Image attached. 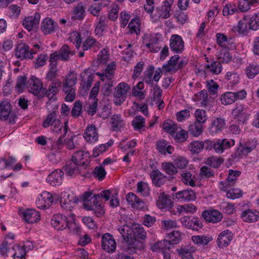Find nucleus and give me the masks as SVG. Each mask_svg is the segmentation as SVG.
<instances>
[{"mask_svg": "<svg viewBox=\"0 0 259 259\" xmlns=\"http://www.w3.org/2000/svg\"><path fill=\"white\" fill-rule=\"evenodd\" d=\"M81 199L83 201V206L87 210L93 211L94 214L98 217L102 216L104 210L101 202L100 195H94L91 192H84Z\"/></svg>", "mask_w": 259, "mask_h": 259, "instance_id": "nucleus-1", "label": "nucleus"}, {"mask_svg": "<svg viewBox=\"0 0 259 259\" xmlns=\"http://www.w3.org/2000/svg\"><path fill=\"white\" fill-rule=\"evenodd\" d=\"M187 63L184 60H181L179 55L172 56L167 64L162 66V71L164 74L167 73L174 74L179 69L183 68Z\"/></svg>", "mask_w": 259, "mask_h": 259, "instance_id": "nucleus-2", "label": "nucleus"}, {"mask_svg": "<svg viewBox=\"0 0 259 259\" xmlns=\"http://www.w3.org/2000/svg\"><path fill=\"white\" fill-rule=\"evenodd\" d=\"M130 89V87L124 82H120L116 87L113 94L115 105L120 106L125 101Z\"/></svg>", "mask_w": 259, "mask_h": 259, "instance_id": "nucleus-3", "label": "nucleus"}, {"mask_svg": "<svg viewBox=\"0 0 259 259\" xmlns=\"http://www.w3.org/2000/svg\"><path fill=\"white\" fill-rule=\"evenodd\" d=\"M16 116L12 113V106L9 101L4 100L0 103V120L7 121L9 124L15 123Z\"/></svg>", "mask_w": 259, "mask_h": 259, "instance_id": "nucleus-4", "label": "nucleus"}, {"mask_svg": "<svg viewBox=\"0 0 259 259\" xmlns=\"http://www.w3.org/2000/svg\"><path fill=\"white\" fill-rule=\"evenodd\" d=\"M246 96V92L244 90L237 92H227L221 95V101L223 104L227 105L233 104L236 100L243 99Z\"/></svg>", "mask_w": 259, "mask_h": 259, "instance_id": "nucleus-5", "label": "nucleus"}, {"mask_svg": "<svg viewBox=\"0 0 259 259\" xmlns=\"http://www.w3.org/2000/svg\"><path fill=\"white\" fill-rule=\"evenodd\" d=\"M181 222L186 228L193 230L198 231L203 227L199 219L195 217L184 216L181 218Z\"/></svg>", "mask_w": 259, "mask_h": 259, "instance_id": "nucleus-6", "label": "nucleus"}, {"mask_svg": "<svg viewBox=\"0 0 259 259\" xmlns=\"http://www.w3.org/2000/svg\"><path fill=\"white\" fill-rule=\"evenodd\" d=\"M53 201L52 195L50 192L45 191L38 196L36 205L38 208L47 209L52 205Z\"/></svg>", "mask_w": 259, "mask_h": 259, "instance_id": "nucleus-7", "label": "nucleus"}, {"mask_svg": "<svg viewBox=\"0 0 259 259\" xmlns=\"http://www.w3.org/2000/svg\"><path fill=\"white\" fill-rule=\"evenodd\" d=\"M225 120L221 117H215L211 122L208 127V132L212 136H214L221 133L226 127Z\"/></svg>", "mask_w": 259, "mask_h": 259, "instance_id": "nucleus-8", "label": "nucleus"}, {"mask_svg": "<svg viewBox=\"0 0 259 259\" xmlns=\"http://www.w3.org/2000/svg\"><path fill=\"white\" fill-rule=\"evenodd\" d=\"M51 223L52 226L58 230H63L67 227L69 228V224L67 217L61 214H57L53 216Z\"/></svg>", "mask_w": 259, "mask_h": 259, "instance_id": "nucleus-9", "label": "nucleus"}, {"mask_svg": "<svg viewBox=\"0 0 259 259\" xmlns=\"http://www.w3.org/2000/svg\"><path fill=\"white\" fill-rule=\"evenodd\" d=\"M29 92L35 96H38L42 90V83L37 77L32 76L27 82Z\"/></svg>", "mask_w": 259, "mask_h": 259, "instance_id": "nucleus-10", "label": "nucleus"}, {"mask_svg": "<svg viewBox=\"0 0 259 259\" xmlns=\"http://www.w3.org/2000/svg\"><path fill=\"white\" fill-rule=\"evenodd\" d=\"M103 249L109 253L114 252L116 248V243L113 236L109 233H106L102 237Z\"/></svg>", "mask_w": 259, "mask_h": 259, "instance_id": "nucleus-11", "label": "nucleus"}, {"mask_svg": "<svg viewBox=\"0 0 259 259\" xmlns=\"http://www.w3.org/2000/svg\"><path fill=\"white\" fill-rule=\"evenodd\" d=\"M232 115L234 118H237V120L239 123L243 124L248 119L249 114L247 113L245 106L243 105H237L232 112Z\"/></svg>", "mask_w": 259, "mask_h": 259, "instance_id": "nucleus-12", "label": "nucleus"}, {"mask_svg": "<svg viewBox=\"0 0 259 259\" xmlns=\"http://www.w3.org/2000/svg\"><path fill=\"white\" fill-rule=\"evenodd\" d=\"M64 172L60 169H56L51 172L46 179L47 182L52 186H60L62 184Z\"/></svg>", "mask_w": 259, "mask_h": 259, "instance_id": "nucleus-13", "label": "nucleus"}, {"mask_svg": "<svg viewBox=\"0 0 259 259\" xmlns=\"http://www.w3.org/2000/svg\"><path fill=\"white\" fill-rule=\"evenodd\" d=\"M75 202L76 200L73 195H70L67 192L61 193L60 203L62 208L64 209L71 211Z\"/></svg>", "mask_w": 259, "mask_h": 259, "instance_id": "nucleus-14", "label": "nucleus"}, {"mask_svg": "<svg viewBox=\"0 0 259 259\" xmlns=\"http://www.w3.org/2000/svg\"><path fill=\"white\" fill-rule=\"evenodd\" d=\"M233 239L232 231L226 229L222 231L218 236L217 243L220 248L227 247Z\"/></svg>", "mask_w": 259, "mask_h": 259, "instance_id": "nucleus-15", "label": "nucleus"}, {"mask_svg": "<svg viewBox=\"0 0 259 259\" xmlns=\"http://www.w3.org/2000/svg\"><path fill=\"white\" fill-rule=\"evenodd\" d=\"M170 48L176 53H182L184 48V42L182 37L177 34H174L170 39Z\"/></svg>", "mask_w": 259, "mask_h": 259, "instance_id": "nucleus-16", "label": "nucleus"}, {"mask_svg": "<svg viewBox=\"0 0 259 259\" xmlns=\"http://www.w3.org/2000/svg\"><path fill=\"white\" fill-rule=\"evenodd\" d=\"M173 197L180 201H194L196 198V193L191 189L184 190L172 194Z\"/></svg>", "mask_w": 259, "mask_h": 259, "instance_id": "nucleus-17", "label": "nucleus"}, {"mask_svg": "<svg viewBox=\"0 0 259 259\" xmlns=\"http://www.w3.org/2000/svg\"><path fill=\"white\" fill-rule=\"evenodd\" d=\"M255 148V144L250 145V144L247 143L244 146L240 145L237 149L236 152L234 154H232L231 156L234 160H237L240 157L246 156L249 153L251 152Z\"/></svg>", "mask_w": 259, "mask_h": 259, "instance_id": "nucleus-18", "label": "nucleus"}, {"mask_svg": "<svg viewBox=\"0 0 259 259\" xmlns=\"http://www.w3.org/2000/svg\"><path fill=\"white\" fill-rule=\"evenodd\" d=\"M202 216L206 221L213 223L220 222L223 218L222 214L217 210L204 211L202 213Z\"/></svg>", "mask_w": 259, "mask_h": 259, "instance_id": "nucleus-19", "label": "nucleus"}, {"mask_svg": "<svg viewBox=\"0 0 259 259\" xmlns=\"http://www.w3.org/2000/svg\"><path fill=\"white\" fill-rule=\"evenodd\" d=\"M90 157V154L88 152H83L78 150L75 152L72 156V159L74 162L79 163L82 166L87 165L89 163L88 159Z\"/></svg>", "mask_w": 259, "mask_h": 259, "instance_id": "nucleus-20", "label": "nucleus"}, {"mask_svg": "<svg viewBox=\"0 0 259 259\" xmlns=\"http://www.w3.org/2000/svg\"><path fill=\"white\" fill-rule=\"evenodd\" d=\"M158 196L156 200V205L160 209H169L171 207L172 202L167 195L163 192L158 193Z\"/></svg>", "mask_w": 259, "mask_h": 259, "instance_id": "nucleus-21", "label": "nucleus"}, {"mask_svg": "<svg viewBox=\"0 0 259 259\" xmlns=\"http://www.w3.org/2000/svg\"><path fill=\"white\" fill-rule=\"evenodd\" d=\"M15 55L17 58L21 60L24 59H31V53L29 52V48L26 44H19L16 49Z\"/></svg>", "mask_w": 259, "mask_h": 259, "instance_id": "nucleus-22", "label": "nucleus"}, {"mask_svg": "<svg viewBox=\"0 0 259 259\" xmlns=\"http://www.w3.org/2000/svg\"><path fill=\"white\" fill-rule=\"evenodd\" d=\"M126 200L128 204L133 208L142 209L145 207L144 202L132 192L128 193L126 195Z\"/></svg>", "mask_w": 259, "mask_h": 259, "instance_id": "nucleus-23", "label": "nucleus"}, {"mask_svg": "<svg viewBox=\"0 0 259 259\" xmlns=\"http://www.w3.org/2000/svg\"><path fill=\"white\" fill-rule=\"evenodd\" d=\"M57 26V23L50 18H46L41 22V30L44 34L47 35L54 32Z\"/></svg>", "mask_w": 259, "mask_h": 259, "instance_id": "nucleus-24", "label": "nucleus"}, {"mask_svg": "<svg viewBox=\"0 0 259 259\" xmlns=\"http://www.w3.org/2000/svg\"><path fill=\"white\" fill-rule=\"evenodd\" d=\"M83 138L91 143L96 142L98 140L97 129L94 124L89 125L85 130Z\"/></svg>", "mask_w": 259, "mask_h": 259, "instance_id": "nucleus-25", "label": "nucleus"}, {"mask_svg": "<svg viewBox=\"0 0 259 259\" xmlns=\"http://www.w3.org/2000/svg\"><path fill=\"white\" fill-rule=\"evenodd\" d=\"M150 176L152 183L157 187H160L166 182V177L158 169L151 171Z\"/></svg>", "mask_w": 259, "mask_h": 259, "instance_id": "nucleus-26", "label": "nucleus"}, {"mask_svg": "<svg viewBox=\"0 0 259 259\" xmlns=\"http://www.w3.org/2000/svg\"><path fill=\"white\" fill-rule=\"evenodd\" d=\"M40 18L39 14H35L34 16L28 17L23 20V25L28 31H30L34 27L38 25Z\"/></svg>", "mask_w": 259, "mask_h": 259, "instance_id": "nucleus-27", "label": "nucleus"}, {"mask_svg": "<svg viewBox=\"0 0 259 259\" xmlns=\"http://www.w3.org/2000/svg\"><path fill=\"white\" fill-rule=\"evenodd\" d=\"M23 219L28 223H36L39 220V212L33 209H28L23 212Z\"/></svg>", "mask_w": 259, "mask_h": 259, "instance_id": "nucleus-28", "label": "nucleus"}, {"mask_svg": "<svg viewBox=\"0 0 259 259\" xmlns=\"http://www.w3.org/2000/svg\"><path fill=\"white\" fill-rule=\"evenodd\" d=\"M82 166L79 164V163L70 161L67 163L64 167L65 173L69 176H74L80 173V168Z\"/></svg>", "mask_w": 259, "mask_h": 259, "instance_id": "nucleus-29", "label": "nucleus"}, {"mask_svg": "<svg viewBox=\"0 0 259 259\" xmlns=\"http://www.w3.org/2000/svg\"><path fill=\"white\" fill-rule=\"evenodd\" d=\"M241 217L244 222H254L259 220V212L249 209L242 211Z\"/></svg>", "mask_w": 259, "mask_h": 259, "instance_id": "nucleus-30", "label": "nucleus"}, {"mask_svg": "<svg viewBox=\"0 0 259 259\" xmlns=\"http://www.w3.org/2000/svg\"><path fill=\"white\" fill-rule=\"evenodd\" d=\"M113 130L114 131H121L125 125V121L120 114L113 115L110 119Z\"/></svg>", "mask_w": 259, "mask_h": 259, "instance_id": "nucleus-31", "label": "nucleus"}, {"mask_svg": "<svg viewBox=\"0 0 259 259\" xmlns=\"http://www.w3.org/2000/svg\"><path fill=\"white\" fill-rule=\"evenodd\" d=\"M57 52L61 57V60L63 61H68L71 57H72L75 54V51L67 44L63 45L59 51Z\"/></svg>", "mask_w": 259, "mask_h": 259, "instance_id": "nucleus-32", "label": "nucleus"}, {"mask_svg": "<svg viewBox=\"0 0 259 259\" xmlns=\"http://www.w3.org/2000/svg\"><path fill=\"white\" fill-rule=\"evenodd\" d=\"M172 245L167 239L157 241L151 245V249L153 251H161L162 253L169 250Z\"/></svg>", "mask_w": 259, "mask_h": 259, "instance_id": "nucleus-33", "label": "nucleus"}, {"mask_svg": "<svg viewBox=\"0 0 259 259\" xmlns=\"http://www.w3.org/2000/svg\"><path fill=\"white\" fill-rule=\"evenodd\" d=\"M156 148L161 154L165 155L166 153L171 154L174 151V147L168 145L167 142L164 140H160L157 142Z\"/></svg>", "mask_w": 259, "mask_h": 259, "instance_id": "nucleus-34", "label": "nucleus"}, {"mask_svg": "<svg viewBox=\"0 0 259 259\" xmlns=\"http://www.w3.org/2000/svg\"><path fill=\"white\" fill-rule=\"evenodd\" d=\"M61 85V81L60 79L54 80L49 85V89L46 91V96L49 98H53L59 92Z\"/></svg>", "mask_w": 259, "mask_h": 259, "instance_id": "nucleus-35", "label": "nucleus"}, {"mask_svg": "<svg viewBox=\"0 0 259 259\" xmlns=\"http://www.w3.org/2000/svg\"><path fill=\"white\" fill-rule=\"evenodd\" d=\"M81 85L83 88L89 89L91 87L93 80L94 75L89 70H84L81 74Z\"/></svg>", "mask_w": 259, "mask_h": 259, "instance_id": "nucleus-36", "label": "nucleus"}, {"mask_svg": "<svg viewBox=\"0 0 259 259\" xmlns=\"http://www.w3.org/2000/svg\"><path fill=\"white\" fill-rule=\"evenodd\" d=\"M173 3L174 0H166L163 2L161 10L159 13V17L160 18L165 19L170 16L169 12Z\"/></svg>", "mask_w": 259, "mask_h": 259, "instance_id": "nucleus-37", "label": "nucleus"}, {"mask_svg": "<svg viewBox=\"0 0 259 259\" xmlns=\"http://www.w3.org/2000/svg\"><path fill=\"white\" fill-rule=\"evenodd\" d=\"M245 20H247L249 25V29L256 30L259 28V15L254 14L252 16L250 15H244Z\"/></svg>", "mask_w": 259, "mask_h": 259, "instance_id": "nucleus-38", "label": "nucleus"}, {"mask_svg": "<svg viewBox=\"0 0 259 259\" xmlns=\"http://www.w3.org/2000/svg\"><path fill=\"white\" fill-rule=\"evenodd\" d=\"M77 82L76 75L71 72L66 76L63 82L62 89H75V85Z\"/></svg>", "mask_w": 259, "mask_h": 259, "instance_id": "nucleus-39", "label": "nucleus"}, {"mask_svg": "<svg viewBox=\"0 0 259 259\" xmlns=\"http://www.w3.org/2000/svg\"><path fill=\"white\" fill-rule=\"evenodd\" d=\"M9 252L10 254H12V256L14 258L17 257L21 259H25L26 251L25 249L23 246L15 245L13 246V249H10Z\"/></svg>", "mask_w": 259, "mask_h": 259, "instance_id": "nucleus-40", "label": "nucleus"}, {"mask_svg": "<svg viewBox=\"0 0 259 259\" xmlns=\"http://www.w3.org/2000/svg\"><path fill=\"white\" fill-rule=\"evenodd\" d=\"M131 231L135 239H145L146 238V232L141 225H135Z\"/></svg>", "mask_w": 259, "mask_h": 259, "instance_id": "nucleus-41", "label": "nucleus"}, {"mask_svg": "<svg viewBox=\"0 0 259 259\" xmlns=\"http://www.w3.org/2000/svg\"><path fill=\"white\" fill-rule=\"evenodd\" d=\"M188 131L193 137H198L203 132L202 124L198 122H194L189 126Z\"/></svg>", "mask_w": 259, "mask_h": 259, "instance_id": "nucleus-42", "label": "nucleus"}, {"mask_svg": "<svg viewBox=\"0 0 259 259\" xmlns=\"http://www.w3.org/2000/svg\"><path fill=\"white\" fill-rule=\"evenodd\" d=\"M85 7L82 2L78 3L74 8L73 15L75 19L81 20L84 17Z\"/></svg>", "mask_w": 259, "mask_h": 259, "instance_id": "nucleus-43", "label": "nucleus"}, {"mask_svg": "<svg viewBox=\"0 0 259 259\" xmlns=\"http://www.w3.org/2000/svg\"><path fill=\"white\" fill-rule=\"evenodd\" d=\"M59 120V119L58 118L56 112L53 111L47 115L44 121L42 126L45 128H47L50 126H52Z\"/></svg>", "mask_w": 259, "mask_h": 259, "instance_id": "nucleus-44", "label": "nucleus"}, {"mask_svg": "<svg viewBox=\"0 0 259 259\" xmlns=\"http://www.w3.org/2000/svg\"><path fill=\"white\" fill-rule=\"evenodd\" d=\"M206 68L209 70V71L213 75L220 74L222 70V65L219 61H213L210 64H207L205 66Z\"/></svg>", "mask_w": 259, "mask_h": 259, "instance_id": "nucleus-45", "label": "nucleus"}, {"mask_svg": "<svg viewBox=\"0 0 259 259\" xmlns=\"http://www.w3.org/2000/svg\"><path fill=\"white\" fill-rule=\"evenodd\" d=\"M202 141H196L191 142L188 145V149L192 154H198L203 150Z\"/></svg>", "mask_w": 259, "mask_h": 259, "instance_id": "nucleus-46", "label": "nucleus"}, {"mask_svg": "<svg viewBox=\"0 0 259 259\" xmlns=\"http://www.w3.org/2000/svg\"><path fill=\"white\" fill-rule=\"evenodd\" d=\"M137 192L144 197L148 196L150 194V189L147 183L140 181L137 185Z\"/></svg>", "mask_w": 259, "mask_h": 259, "instance_id": "nucleus-47", "label": "nucleus"}, {"mask_svg": "<svg viewBox=\"0 0 259 259\" xmlns=\"http://www.w3.org/2000/svg\"><path fill=\"white\" fill-rule=\"evenodd\" d=\"M172 137L176 142L184 143L187 140L189 137L188 132L181 129L179 131L176 132Z\"/></svg>", "mask_w": 259, "mask_h": 259, "instance_id": "nucleus-48", "label": "nucleus"}, {"mask_svg": "<svg viewBox=\"0 0 259 259\" xmlns=\"http://www.w3.org/2000/svg\"><path fill=\"white\" fill-rule=\"evenodd\" d=\"M164 131L171 136L178 131V126L171 120H166L163 124Z\"/></svg>", "mask_w": 259, "mask_h": 259, "instance_id": "nucleus-49", "label": "nucleus"}, {"mask_svg": "<svg viewBox=\"0 0 259 259\" xmlns=\"http://www.w3.org/2000/svg\"><path fill=\"white\" fill-rule=\"evenodd\" d=\"M128 28L131 33L139 34L140 32V23L138 18L133 19L128 25Z\"/></svg>", "mask_w": 259, "mask_h": 259, "instance_id": "nucleus-50", "label": "nucleus"}, {"mask_svg": "<svg viewBox=\"0 0 259 259\" xmlns=\"http://www.w3.org/2000/svg\"><path fill=\"white\" fill-rule=\"evenodd\" d=\"M245 73L249 78H253L259 73V65L255 63L250 64L246 68Z\"/></svg>", "mask_w": 259, "mask_h": 259, "instance_id": "nucleus-51", "label": "nucleus"}, {"mask_svg": "<svg viewBox=\"0 0 259 259\" xmlns=\"http://www.w3.org/2000/svg\"><path fill=\"white\" fill-rule=\"evenodd\" d=\"M197 207L192 203L185 204L180 205L177 208L178 212L180 213H193L196 212Z\"/></svg>", "mask_w": 259, "mask_h": 259, "instance_id": "nucleus-52", "label": "nucleus"}, {"mask_svg": "<svg viewBox=\"0 0 259 259\" xmlns=\"http://www.w3.org/2000/svg\"><path fill=\"white\" fill-rule=\"evenodd\" d=\"M168 241L173 246L178 244L181 240V233L178 231H174L167 235Z\"/></svg>", "mask_w": 259, "mask_h": 259, "instance_id": "nucleus-53", "label": "nucleus"}, {"mask_svg": "<svg viewBox=\"0 0 259 259\" xmlns=\"http://www.w3.org/2000/svg\"><path fill=\"white\" fill-rule=\"evenodd\" d=\"M162 168L163 170L169 175H173L178 172L177 168L171 162H166L162 164Z\"/></svg>", "mask_w": 259, "mask_h": 259, "instance_id": "nucleus-54", "label": "nucleus"}, {"mask_svg": "<svg viewBox=\"0 0 259 259\" xmlns=\"http://www.w3.org/2000/svg\"><path fill=\"white\" fill-rule=\"evenodd\" d=\"M211 240V238L205 236L196 235L192 237L193 242L197 245H206Z\"/></svg>", "mask_w": 259, "mask_h": 259, "instance_id": "nucleus-55", "label": "nucleus"}, {"mask_svg": "<svg viewBox=\"0 0 259 259\" xmlns=\"http://www.w3.org/2000/svg\"><path fill=\"white\" fill-rule=\"evenodd\" d=\"M224 162V160L222 158L217 157H211L207 158L205 163L214 168L219 167Z\"/></svg>", "mask_w": 259, "mask_h": 259, "instance_id": "nucleus-56", "label": "nucleus"}, {"mask_svg": "<svg viewBox=\"0 0 259 259\" xmlns=\"http://www.w3.org/2000/svg\"><path fill=\"white\" fill-rule=\"evenodd\" d=\"M218 59L219 62L227 63L232 60V56L228 51L223 50L220 52Z\"/></svg>", "mask_w": 259, "mask_h": 259, "instance_id": "nucleus-57", "label": "nucleus"}, {"mask_svg": "<svg viewBox=\"0 0 259 259\" xmlns=\"http://www.w3.org/2000/svg\"><path fill=\"white\" fill-rule=\"evenodd\" d=\"M181 181L186 185L192 187L195 186V181L192 178V174L189 171L183 172L181 174Z\"/></svg>", "mask_w": 259, "mask_h": 259, "instance_id": "nucleus-58", "label": "nucleus"}, {"mask_svg": "<svg viewBox=\"0 0 259 259\" xmlns=\"http://www.w3.org/2000/svg\"><path fill=\"white\" fill-rule=\"evenodd\" d=\"M177 251L182 259H194L193 250L190 248H182L178 249Z\"/></svg>", "mask_w": 259, "mask_h": 259, "instance_id": "nucleus-59", "label": "nucleus"}, {"mask_svg": "<svg viewBox=\"0 0 259 259\" xmlns=\"http://www.w3.org/2000/svg\"><path fill=\"white\" fill-rule=\"evenodd\" d=\"M145 118L142 116H137L132 121V124L135 130H140L145 126Z\"/></svg>", "mask_w": 259, "mask_h": 259, "instance_id": "nucleus-60", "label": "nucleus"}, {"mask_svg": "<svg viewBox=\"0 0 259 259\" xmlns=\"http://www.w3.org/2000/svg\"><path fill=\"white\" fill-rule=\"evenodd\" d=\"M197 100L201 101V104L202 106L206 107L208 104L207 92L205 90H203L195 94Z\"/></svg>", "mask_w": 259, "mask_h": 259, "instance_id": "nucleus-61", "label": "nucleus"}, {"mask_svg": "<svg viewBox=\"0 0 259 259\" xmlns=\"http://www.w3.org/2000/svg\"><path fill=\"white\" fill-rule=\"evenodd\" d=\"M82 113V103L79 101H76L71 110V115L73 117L77 118Z\"/></svg>", "mask_w": 259, "mask_h": 259, "instance_id": "nucleus-62", "label": "nucleus"}, {"mask_svg": "<svg viewBox=\"0 0 259 259\" xmlns=\"http://www.w3.org/2000/svg\"><path fill=\"white\" fill-rule=\"evenodd\" d=\"M235 13H238V9L235 4H227L223 8V14L224 16L233 15Z\"/></svg>", "mask_w": 259, "mask_h": 259, "instance_id": "nucleus-63", "label": "nucleus"}, {"mask_svg": "<svg viewBox=\"0 0 259 259\" xmlns=\"http://www.w3.org/2000/svg\"><path fill=\"white\" fill-rule=\"evenodd\" d=\"M196 121L201 124L205 123L207 119L206 111L202 109H197L195 112Z\"/></svg>", "mask_w": 259, "mask_h": 259, "instance_id": "nucleus-64", "label": "nucleus"}]
</instances>
